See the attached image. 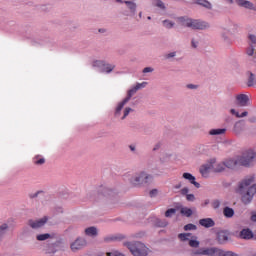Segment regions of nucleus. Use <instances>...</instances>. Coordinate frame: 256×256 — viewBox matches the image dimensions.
<instances>
[{
    "label": "nucleus",
    "instance_id": "f704fd0d",
    "mask_svg": "<svg viewBox=\"0 0 256 256\" xmlns=\"http://www.w3.org/2000/svg\"><path fill=\"white\" fill-rule=\"evenodd\" d=\"M163 25H164V27H166V29H171L173 27V25H175V24L169 20H164Z\"/></svg>",
    "mask_w": 256,
    "mask_h": 256
},
{
    "label": "nucleus",
    "instance_id": "8fccbe9b",
    "mask_svg": "<svg viewBox=\"0 0 256 256\" xmlns=\"http://www.w3.org/2000/svg\"><path fill=\"white\" fill-rule=\"evenodd\" d=\"M251 221L256 222V212H252Z\"/></svg>",
    "mask_w": 256,
    "mask_h": 256
},
{
    "label": "nucleus",
    "instance_id": "a878e982",
    "mask_svg": "<svg viewBox=\"0 0 256 256\" xmlns=\"http://www.w3.org/2000/svg\"><path fill=\"white\" fill-rule=\"evenodd\" d=\"M51 237V234L46 233V234H39L36 236L37 241H47Z\"/></svg>",
    "mask_w": 256,
    "mask_h": 256
},
{
    "label": "nucleus",
    "instance_id": "412c9836",
    "mask_svg": "<svg viewBox=\"0 0 256 256\" xmlns=\"http://www.w3.org/2000/svg\"><path fill=\"white\" fill-rule=\"evenodd\" d=\"M124 3L127 5L128 9H130L132 15H135V11H137V4L133 1H124Z\"/></svg>",
    "mask_w": 256,
    "mask_h": 256
},
{
    "label": "nucleus",
    "instance_id": "a18cd8bd",
    "mask_svg": "<svg viewBox=\"0 0 256 256\" xmlns=\"http://www.w3.org/2000/svg\"><path fill=\"white\" fill-rule=\"evenodd\" d=\"M249 39H250L252 45H256V36L255 35H250Z\"/></svg>",
    "mask_w": 256,
    "mask_h": 256
},
{
    "label": "nucleus",
    "instance_id": "680f3d73",
    "mask_svg": "<svg viewBox=\"0 0 256 256\" xmlns=\"http://www.w3.org/2000/svg\"><path fill=\"white\" fill-rule=\"evenodd\" d=\"M237 125H239V122H237V123L235 124V127H237Z\"/></svg>",
    "mask_w": 256,
    "mask_h": 256
},
{
    "label": "nucleus",
    "instance_id": "e2e57ef3",
    "mask_svg": "<svg viewBox=\"0 0 256 256\" xmlns=\"http://www.w3.org/2000/svg\"><path fill=\"white\" fill-rule=\"evenodd\" d=\"M230 3H233V0H229Z\"/></svg>",
    "mask_w": 256,
    "mask_h": 256
},
{
    "label": "nucleus",
    "instance_id": "6e6d98bb",
    "mask_svg": "<svg viewBox=\"0 0 256 256\" xmlns=\"http://www.w3.org/2000/svg\"><path fill=\"white\" fill-rule=\"evenodd\" d=\"M159 147H161V144H156V146L154 147V151H157V149H159Z\"/></svg>",
    "mask_w": 256,
    "mask_h": 256
},
{
    "label": "nucleus",
    "instance_id": "c85d7f7f",
    "mask_svg": "<svg viewBox=\"0 0 256 256\" xmlns=\"http://www.w3.org/2000/svg\"><path fill=\"white\" fill-rule=\"evenodd\" d=\"M153 5L159 9H165V4L161 0H153Z\"/></svg>",
    "mask_w": 256,
    "mask_h": 256
},
{
    "label": "nucleus",
    "instance_id": "7ed1b4c3",
    "mask_svg": "<svg viewBox=\"0 0 256 256\" xmlns=\"http://www.w3.org/2000/svg\"><path fill=\"white\" fill-rule=\"evenodd\" d=\"M179 21L182 27H190L191 29H207L209 24L200 20H193L191 18L180 17Z\"/></svg>",
    "mask_w": 256,
    "mask_h": 256
},
{
    "label": "nucleus",
    "instance_id": "72a5a7b5",
    "mask_svg": "<svg viewBox=\"0 0 256 256\" xmlns=\"http://www.w3.org/2000/svg\"><path fill=\"white\" fill-rule=\"evenodd\" d=\"M197 229V226L195 224H187L184 226V231H193Z\"/></svg>",
    "mask_w": 256,
    "mask_h": 256
},
{
    "label": "nucleus",
    "instance_id": "20e7f679",
    "mask_svg": "<svg viewBox=\"0 0 256 256\" xmlns=\"http://www.w3.org/2000/svg\"><path fill=\"white\" fill-rule=\"evenodd\" d=\"M126 247L134 256H147L148 248L141 242H127Z\"/></svg>",
    "mask_w": 256,
    "mask_h": 256
},
{
    "label": "nucleus",
    "instance_id": "bf43d9fd",
    "mask_svg": "<svg viewBox=\"0 0 256 256\" xmlns=\"http://www.w3.org/2000/svg\"><path fill=\"white\" fill-rule=\"evenodd\" d=\"M131 151H134L135 147L134 146H130Z\"/></svg>",
    "mask_w": 256,
    "mask_h": 256
},
{
    "label": "nucleus",
    "instance_id": "7c9ffc66",
    "mask_svg": "<svg viewBox=\"0 0 256 256\" xmlns=\"http://www.w3.org/2000/svg\"><path fill=\"white\" fill-rule=\"evenodd\" d=\"M155 225L156 227H167V221L156 219Z\"/></svg>",
    "mask_w": 256,
    "mask_h": 256
},
{
    "label": "nucleus",
    "instance_id": "58836bf2",
    "mask_svg": "<svg viewBox=\"0 0 256 256\" xmlns=\"http://www.w3.org/2000/svg\"><path fill=\"white\" fill-rule=\"evenodd\" d=\"M146 86H147V82H142V83L136 84L135 88L139 91V89H143Z\"/></svg>",
    "mask_w": 256,
    "mask_h": 256
},
{
    "label": "nucleus",
    "instance_id": "cd10ccee",
    "mask_svg": "<svg viewBox=\"0 0 256 256\" xmlns=\"http://www.w3.org/2000/svg\"><path fill=\"white\" fill-rule=\"evenodd\" d=\"M189 237H191V233H181L178 235L180 241H189Z\"/></svg>",
    "mask_w": 256,
    "mask_h": 256
},
{
    "label": "nucleus",
    "instance_id": "bb28decb",
    "mask_svg": "<svg viewBox=\"0 0 256 256\" xmlns=\"http://www.w3.org/2000/svg\"><path fill=\"white\" fill-rule=\"evenodd\" d=\"M255 83H256L255 74L250 73V76L248 78V87H253V85H255Z\"/></svg>",
    "mask_w": 256,
    "mask_h": 256
},
{
    "label": "nucleus",
    "instance_id": "f3484780",
    "mask_svg": "<svg viewBox=\"0 0 256 256\" xmlns=\"http://www.w3.org/2000/svg\"><path fill=\"white\" fill-rule=\"evenodd\" d=\"M211 165L214 173H221V171H225V162L213 163Z\"/></svg>",
    "mask_w": 256,
    "mask_h": 256
},
{
    "label": "nucleus",
    "instance_id": "1a4fd4ad",
    "mask_svg": "<svg viewBox=\"0 0 256 256\" xmlns=\"http://www.w3.org/2000/svg\"><path fill=\"white\" fill-rule=\"evenodd\" d=\"M87 245V241L83 238H77L74 242L70 244L71 251H80V249H83Z\"/></svg>",
    "mask_w": 256,
    "mask_h": 256
},
{
    "label": "nucleus",
    "instance_id": "0e129e2a",
    "mask_svg": "<svg viewBox=\"0 0 256 256\" xmlns=\"http://www.w3.org/2000/svg\"><path fill=\"white\" fill-rule=\"evenodd\" d=\"M139 17H141V13L139 14Z\"/></svg>",
    "mask_w": 256,
    "mask_h": 256
},
{
    "label": "nucleus",
    "instance_id": "69168bd1",
    "mask_svg": "<svg viewBox=\"0 0 256 256\" xmlns=\"http://www.w3.org/2000/svg\"><path fill=\"white\" fill-rule=\"evenodd\" d=\"M148 19H151V17L149 16Z\"/></svg>",
    "mask_w": 256,
    "mask_h": 256
},
{
    "label": "nucleus",
    "instance_id": "393cba45",
    "mask_svg": "<svg viewBox=\"0 0 256 256\" xmlns=\"http://www.w3.org/2000/svg\"><path fill=\"white\" fill-rule=\"evenodd\" d=\"M181 215H184V217H191L193 215V210L191 208L183 207L180 210Z\"/></svg>",
    "mask_w": 256,
    "mask_h": 256
},
{
    "label": "nucleus",
    "instance_id": "79ce46f5",
    "mask_svg": "<svg viewBox=\"0 0 256 256\" xmlns=\"http://www.w3.org/2000/svg\"><path fill=\"white\" fill-rule=\"evenodd\" d=\"M131 111H133V109H131L129 107L125 108L124 115H123L122 119H125V117H127V115H129V113H131Z\"/></svg>",
    "mask_w": 256,
    "mask_h": 256
},
{
    "label": "nucleus",
    "instance_id": "6ab92c4d",
    "mask_svg": "<svg viewBox=\"0 0 256 256\" xmlns=\"http://www.w3.org/2000/svg\"><path fill=\"white\" fill-rule=\"evenodd\" d=\"M195 3L196 5H200L205 9H213V5H211V2H209L208 0H195Z\"/></svg>",
    "mask_w": 256,
    "mask_h": 256
},
{
    "label": "nucleus",
    "instance_id": "2f4dec72",
    "mask_svg": "<svg viewBox=\"0 0 256 256\" xmlns=\"http://www.w3.org/2000/svg\"><path fill=\"white\" fill-rule=\"evenodd\" d=\"M176 212L177 210L175 208H170L165 212V217H172Z\"/></svg>",
    "mask_w": 256,
    "mask_h": 256
},
{
    "label": "nucleus",
    "instance_id": "ddd939ff",
    "mask_svg": "<svg viewBox=\"0 0 256 256\" xmlns=\"http://www.w3.org/2000/svg\"><path fill=\"white\" fill-rule=\"evenodd\" d=\"M199 224L202 227H205L206 229H209L211 227H215V221L211 218H203L199 220Z\"/></svg>",
    "mask_w": 256,
    "mask_h": 256
},
{
    "label": "nucleus",
    "instance_id": "c9c22d12",
    "mask_svg": "<svg viewBox=\"0 0 256 256\" xmlns=\"http://www.w3.org/2000/svg\"><path fill=\"white\" fill-rule=\"evenodd\" d=\"M246 53L250 57L253 56V54L255 53V48L253 47V45H251L249 48H247Z\"/></svg>",
    "mask_w": 256,
    "mask_h": 256
},
{
    "label": "nucleus",
    "instance_id": "4d7b16f0",
    "mask_svg": "<svg viewBox=\"0 0 256 256\" xmlns=\"http://www.w3.org/2000/svg\"><path fill=\"white\" fill-rule=\"evenodd\" d=\"M176 189H181V184L177 185Z\"/></svg>",
    "mask_w": 256,
    "mask_h": 256
},
{
    "label": "nucleus",
    "instance_id": "f03ea898",
    "mask_svg": "<svg viewBox=\"0 0 256 256\" xmlns=\"http://www.w3.org/2000/svg\"><path fill=\"white\" fill-rule=\"evenodd\" d=\"M256 153L252 150L245 152L242 156H238L235 159H228L224 161V168L235 169L237 167H249L252 161H255Z\"/></svg>",
    "mask_w": 256,
    "mask_h": 256
},
{
    "label": "nucleus",
    "instance_id": "4468645a",
    "mask_svg": "<svg viewBox=\"0 0 256 256\" xmlns=\"http://www.w3.org/2000/svg\"><path fill=\"white\" fill-rule=\"evenodd\" d=\"M211 171H213L212 164H206L200 167L202 177H209V173H211Z\"/></svg>",
    "mask_w": 256,
    "mask_h": 256
},
{
    "label": "nucleus",
    "instance_id": "4c0bfd02",
    "mask_svg": "<svg viewBox=\"0 0 256 256\" xmlns=\"http://www.w3.org/2000/svg\"><path fill=\"white\" fill-rule=\"evenodd\" d=\"M189 245H190V247L197 248V247H199V241H197V240H189Z\"/></svg>",
    "mask_w": 256,
    "mask_h": 256
},
{
    "label": "nucleus",
    "instance_id": "f8f14e48",
    "mask_svg": "<svg viewBox=\"0 0 256 256\" xmlns=\"http://www.w3.org/2000/svg\"><path fill=\"white\" fill-rule=\"evenodd\" d=\"M239 238L249 241V239H253V231H251L249 228H244L239 233Z\"/></svg>",
    "mask_w": 256,
    "mask_h": 256
},
{
    "label": "nucleus",
    "instance_id": "3c124183",
    "mask_svg": "<svg viewBox=\"0 0 256 256\" xmlns=\"http://www.w3.org/2000/svg\"><path fill=\"white\" fill-rule=\"evenodd\" d=\"M167 59H171V57H175V52H171L169 54H167Z\"/></svg>",
    "mask_w": 256,
    "mask_h": 256
},
{
    "label": "nucleus",
    "instance_id": "f257e3e1",
    "mask_svg": "<svg viewBox=\"0 0 256 256\" xmlns=\"http://www.w3.org/2000/svg\"><path fill=\"white\" fill-rule=\"evenodd\" d=\"M237 192L241 195V201L244 205H249L256 194L255 175L245 177L238 185Z\"/></svg>",
    "mask_w": 256,
    "mask_h": 256
},
{
    "label": "nucleus",
    "instance_id": "b1692460",
    "mask_svg": "<svg viewBox=\"0 0 256 256\" xmlns=\"http://www.w3.org/2000/svg\"><path fill=\"white\" fill-rule=\"evenodd\" d=\"M227 129L225 128H218V129H212L210 130L209 134L210 135H223L225 134Z\"/></svg>",
    "mask_w": 256,
    "mask_h": 256
},
{
    "label": "nucleus",
    "instance_id": "aec40b11",
    "mask_svg": "<svg viewBox=\"0 0 256 256\" xmlns=\"http://www.w3.org/2000/svg\"><path fill=\"white\" fill-rule=\"evenodd\" d=\"M217 239L219 243H225L226 241L229 240V236L226 234L225 231H220L217 234Z\"/></svg>",
    "mask_w": 256,
    "mask_h": 256
},
{
    "label": "nucleus",
    "instance_id": "4be33fe9",
    "mask_svg": "<svg viewBox=\"0 0 256 256\" xmlns=\"http://www.w3.org/2000/svg\"><path fill=\"white\" fill-rule=\"evenodd\" d=\"M85 234L88 235V237H95V236H97V228H95L93 226L86 228Z\"/></svg>",
    "mask_w": 256,
    "mask_h": 256
},
{
    "label": "nucleus",
    "instance_id": "2eb2a0df",
    "mask_svg": "<svg viewBox=\"0 0 256 256\" xmlns=\"http://www.w3.org/2000/svg\"><path fill=\"white\" fill-rule=\"evenodd\" d=\"M183 178L187 179L193 186H195L197 189L201 187V184H199L197 181H195V176H193L191 173H184Z\"/></svg>",
    "mask_w": 256,
    "mask_h": 256
},
{
    "label": "nucleus",
    "instance_id": "6e6552de",
    "mask_svg": "<svg viewBox=\"0 0 256 256\" xmlns=\"http://www.w3.org/2000/svg\"><path fill=\"white\" fill-rule=\"evenodd\" d=\"M94 67H101L102 73H111L113 69H115V65L113 64H105V61L96 60L93 64Z\"/></svg>",
    "mask_w": 256,
    "mask_h": 256
},
{
    "label": "nucleus",
    "instance_id": "39448f33",
    "mask_svg": "<svg viewBox=\"0 0 256 256\" xmlns=\"http://www.w3.org/2000/svg\"><path fill=\"white\" fill-rule=\"evenodd\" d=\"M149 179H152L151 175L145 173V172H140L138 174H135L130 179L131 185L137 186V185H143V183H149Z\"/></svg>",
    "mask_w": 256,
    "mask_h": 256
},
{
    "label": "nucleus",
    "instance_id": "49530a36",
    "mask_svg": "<svg viewBox=\"0 0 256 256\" xmlns=\"http://www.w3.org/2000/svg\"><path fill=\"white\" fill-rule=\"evenodd\" d=\"M143 73H153V68L146 67V68L143 69Z\"/></svg>",
    "mask_w": 256,
    "mask_h": 256
},
{
    "label": "nucleus",
    "instance_id": "de8ad7c7",
    "mask_svg": "<svg viewBox=\"0 0 256 256\" xmlns=\"http://www.w3.org/2000/svg\"><path fill=\"white\" fill-rule=\"evenodd\" d=\"M189 193V188L185 187L181 189V195H187Z\"/></svg>",
    "mask_w": 256,
    "mask_h": 256
},
{
    "label": "nucleus",
    "instance_id": "5701e85b",
    "mask_svg": "<svg viewBox=\"0 0 256 256\" xmlns=\"http://www.w3.org/2000/svg\"><path fill=\"white\" fill-rule=\"evenodd\" d=\"M33 163H34V165H44L45 158H43V156H41V155H36L33 158Z\"/></svg>",
    "mask_w": 256,
    "mask_h": 256
},
{
    "label": "nucleus",
    "instance_id": "864d4df0",
    "mask_svg": "<svg viewBox=\"0 0 256 256\" xmlns=\"http://www.w3.org/2000/svg\"><path fill=\"white\" fill-rule=\"evenodd\" d=\"M230 113H232V115H235L237 117V113H239V112L235 111V109H231Z\"/></svg>",
    "mask_w": 256,
    "mask_h": 256
},
{
    "label": "nucleus",
    "instance_id": "c03bdc74",
    "mask_svg": "<svg viewBox=\"0 0 256 256\" xmlns=\"http://www.w3.org/2000/svg\"><path fill=\"white\" fill-rule=\"evenodd\" d=\"M187 201H195V195L193 194H187L186 195Z\"/></svg>",
    "mask_w": 256,
    "mask_h": 256
},
{
    "label": "nucleus",
    "instance_id": "e433bc0d",
    "mask_svg": "<svg viewBox=\"0 0 256 256\" xmlns=\"http://www.w3.org/2000/svg\"><path fill=\"white\" fill-rule=\"evenodd\" d=\"M212 207L213 209H219V207H221V202L219 200H214L212 202Z\"/></svg>",
    "mask_w": 256,
    "mask_h": 256
},
{
    "label": "nucleus",
    "instance_id": "9d476101",
    "mask_svg": "<svg viewBox=\"0 0 256 256\" xmlns=\"http://www.w3.org/2000/svg\"><path fill=\"white\" fill-rule=\"evenodd\" d=\"M48 218L47 216H44L43 218L39 219V220H29V225L32 229H39L41 227H43V225H45V223H47Z\"/></svg>",
    "mask_w": 256,
    "mask_h": 256
},
{
    "label": "nucleus",
    "instance_id": "37998d69",
    "mask_svg": "<svg viewBox=\"0 0 256 256\" xmlns=\"http://www.w3.org/2000/svg\"><path fill=\"white\" fill-rule=\"evenodd\" d=\"M106 255L107 256H125V255L121 254L118 251H116V252H108Z\"/></svg>",
    "mask_w": 256,
    "mask_h": 256
},
{
    "label": "nucleus",
    "instance_id": "473e14b6",
    "mask_svg": "<svg viewBox=\"0 0 256 256\" xmlns=\"http://www.w3.org/2000/svg\"><path fill=\"white\" fill-rule=\"evenodd\" d=\"M218 256H235V253L228 251V252H224L223 250H219L218 251Z\"/></svg>",
    "mask_w": 256,
    "mask_h": 256
},
{
    "label": "nucleus",
    "instance_id": "9b49d317",
    "mask_svg": "<svg viewBox=\"0 0 256 256\" xmlns=\"http://www.w3.org/2000/svg\"><path fill=\"white\" fill-rule=\"evenodd\" d=\"M235 3L239 7H244V9H251L252 11H256V7L250 1H247V0H235Z\"/></svg>",
    "mask_w": 256,
    "mask_h": 256
},
{
    "label": "nucleus",
    "instance_id": "338daca9",
    "mask_svg": "<svg viewBox=\"0 0 256 256\" xmlns=\"http://www.w3.org/2000/svg\"><path fill=\"white\" fill-rule=\"evenodd\" d=\"M255 57H256V52H255Z\"/></svg>",
    "mask_w": 256,
    "mask_h": 256
},
{
    "label": "nucleus",
    "instance_id": "423d86ee",
    "mask_svg": "<svg viewBox=\"0 0 256 256\" xmlns=\"http://www.w3.org/2000/svg\"><path fill=\"white\" fill-rule=\"evenodd\" d=\"M219 248L210 247V248H200L198 250L192 251L191 255H206V256H218L219 255Z\"/></svg>",
    "mask_w": 256,
    "mask_h": 256
},
{
    "label": "nucleus",
    "instance_id": "052dcab7",
    "mask_svg": "<svg viewBox=\"0 0 256 256\" xmlns=\"http://www.w3.org/2000/svg\"><path fill=\"white\" fill-rule=\"evenodd\" d=\"M205 205H209V200H206V201H205Z\"/></svg>",
    "mask_w": 256,
    "mask_h": 256
},
{
    "label": "nucleus",
    "instance_id": "5fc2aeb1",
    "mask_svg": "<svg viewBox=\"0 0 256 256\" xmlns=\"http://www.w3.org/2000/svg\"><path fill=\"white\" fill-rule=\"evenodd\" d=\"M192 47H194V49L197 48V44H195V40H192Z\"/></svg>",
    "mask_w": 256,
    "mask_h": 256
},
{
    "label": "nucleus",
    "instance_id": "603ef678",
    "mask_svg": "<svg viewBox=\"0 0 256 256\" xmlns=\"http://www.w3.org/2000/svg\"><path fill=\"white\" fill-rule=\"evenodd\" d=\"M188 89H197V86L193 85V84H188L187 85Z\"/></svg>",
    "mask_w": 256,
    "mask_h": 256
},
{
    "label": "nucleus",
    "instance_id": "c756f323",
    "mask_svg": "<svg viewBox=\"0 0 256 256\" xmlns=\"http://www.w3.org/2000/svg\"><path fill=\"white\" fill-rule=\"evenodd\" d=\"M7 229H9V226L7 224H2L0 226V237H3V235L7 233Z\"/></svg>",
    "mask_w": 256,
    "mask_h": 256
},
{
    "label": "nucleus",
    "instance_id": "13d9d810",
    "mask_svg": "<svg viewBox=\"0 0 256 256\" xmlns=\"http://www.w3.org/2000/svg\"><path fill=\"white\" fill-rule=\"evenodd\" d=\"M117 3H123V0H116Z\"/></svg>",
    "mask_w": 256,
    "mask_h": 256
},
{
    "label": "nucleus",
    "instance_id": "a211bd4d",
    "mask_svg": "<svg viewBox=\"0 0 256 256\" xmlns=\"http://www.w3.org/2000/svg\"><path fill=\"white\" fill-rule=\"evenodd\" d=\"M223 215H224V217H226V219H231L235 215V210H233V208H231L229 206H226L223 209Z\"/></svg>",
    "mask_w": 256,
    "mask_h": 256
},
{
    "label": "nucleus",
    "instance_id": "dca6fc26",
    "mask_svg": "<svg viewBox=\"0 0 256 256\" xmlns=\"http://www.w3.org/2000/svg\"><path fill=\"white\" fill-rule=\"evenodd\" d=\"M236 99L240 105V107H247V103H249V97L245 94H239L236 96Z\"/></svg>",
    "mask_w": 256,
    "mask_h": 256
},
{
    "label": "nucleus",
    "instance_id": "09e8293b",
    "mask_svg": "<svg viewBox=\"0 0 256 256\" xmlns=\"http://www.w3.org/2000/svg\"><path fill=\"white\" fill-rule=\"evenodd\" d=\"M157 195V189H153L150 191V197H155Z\"/></svg>",
    "mask_w": 256,
    "mask_h": 256
},
{
    "label": "nucleus",
    "instance_id": "a19ab883",
    "mask_svg": "<svg viewBox=\"0 0 256 256\" xmlns=\"http://www.w3.org/2000/svg\"><path fill=\"white\" fill-rule=\"evenodd\" d=\"M117 237H115V236H110V237H105L104 238V241L106 242V243H109V241H117Z\"/></svg>",
    "mask_w": 256,
    "mask_h": 256
},
{
    "label": "nucleus",
    "instance_id": "ea45409f",
    "mask_svg": "<svg viewBox=\"0 0 256 256\" xmlns=\"http://www.w3.org/2000/svg\"><path fill=\"white\" fill-rule=\"evenodd\" d=\"M247 115H249V113H248L247 111H244V112H242L241 114L236 113V117H237L238 119H241V118H243V117H247Z\"/></svg>",
    "mask_w": 256,
    "mask_h": 256
},
{
    "label": "nucleus",
    "instance_id": "0eeeda50",
    "mask_svg": "<svg viewBox=\"0 0 256 256\" xmlns=\"http://www.w3.org/2000/svg\"><path fill=\"white\" fill-rule=\"evenodd\" d=\"M137 91H138V90H137L136 87H134V88H132V89H130V90L128 91L127 97H126L122 102H120V103L118 104V106H117V108H116V115H119V114L121 113L123 107H125V104L128 103V102L131 100V98L133 97V95H134L135 93H137Z\"/></svg>",
    "mask_w": 256,
    "mask_h": 256
}]
</instances>
